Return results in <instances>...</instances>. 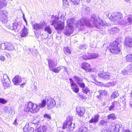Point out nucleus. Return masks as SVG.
<instances>
[{
  "mask_svg": "<svg viewBox=\"0 0 132 132\" xmlns=\"http://www.w3.org/2000/svg\"><path fill=\"white\" fill-rule=\"evenodd\" d=\"M92 23L96 27L98 28H100L99 27L101 26H108L110 25L109 23H106L105 21L102 20L99 16H96L95 15L92 16L90 18V22L86 19H81L79 21H77L75 24L76 27L80 26L82 27L84 25L90 26Z\"/></svg>",
  "mask_w": 132,
  "mask_h": 132,
  "instance_id": "obj_1",
  "label": "nucleus"
},
{
  "mask_svg": "<svg viewBox=\"0 0 132 132\" xmlns=\"http://www.w3.org/2000/svg\"><path fill=\"white\" fill-rule=\"evenodd\" d=\"M71 117L67 118V120L63 123L62 129H66L67 131H71L75 128L74 124L72 123Z\"/></svg>",
  "mask_w": 132,
  "mask_h": 132,
  "instance_id": "obj_2",
  "label": "nucleus"
},
{
  "mask_svg": "<svg viewBox=\"0 0 132 132\" xmlns=\"http://www.w3.org/2000/svg\"><path fill=\"white\" fill-rule=\"evenodd\" d=\"M118 44L117 39L108 47V49L114 54H118L120 52V47L118 46Z\"/></svg>",
  "mask_w": 132,
  "mask_h": 132,
  "instance_id": "obj_3",
  "label": "nucleus"
},
{
  "mask_svg": "<svg viewBox=\"0 0 132 132\" xmlns=\"http://www.w3.org/2000/svg\"><path fill=\"white\" fill-rule=\"evenodd\" d=\"M53 20L51 24L55 26L56 30H59L58 33L60 32L64 27V23L62 22L59 23H57L58 19L56 17H55V19Z\"/></svg>",
  "mask_w": 132,
  "mask_h": 132,
  "instance_id": "obj_4",
  "label": "nucleus"
},
{
  "mask_svg": "<svg viewBox=\"0 0 132 132\" xmlns=\"http://www.w3.org/2000/svg\"><path fill=\"white\" fill-rule=\"evenodd\" d=\"M123 18L122 14L120 13H112L109 17L110 19L114 22L119 21Z\"/></svg>",
  "mask_w": 132,
  "mask_h": 132,
  "instance_id": "obj_5",
  "label": "nucleus"
},
{
  "mask_svg": "<svg viewBox=\"0 0 132 132\" xmlns=\"http://www.w3.org/2000/svg\"><path fill=\"white\" fill-rule=\"evenodd\" d=\"M8 14V13L6 11H0V20L3 23H5L7 21Z\"/></svg>",
  "mask_w": 132,
  "mask_h": 132,
  "instance_id": "obj_6",
  "label": "nucleus"
},
{
  "mask_svg": "<svg viewBox=\"0 0 132 132\" xmlns=\"http://www.w3.org/2000/svg\"><path fill=\"white\" fill-rule=\"evenodd\" d=\"M69 80L71 89L75 92L77 93L79 91V88L78 85L74 82L73 80L71 78H70Z\"/></svg>",
  "mask_w": 132,
  "mask_h": 132,
  "instance_id": "obj_7",
  "label": "nucleus"
},
{
  "mask_svg": "<svg viewBox=\"0 0 132 132\" xmlns=\"http://www.w3.org/2000/svg\"><path fill=\"white\" fill-rule=\"evenodd\" d=\"M46 26V24L44 22L40 23L39 24L36 23L33 26L34 28L36 30H44V28Z\"/></svg>",
  "mask_w": 132,
  "mask_h": 132,
  "instance_id": "obj_8",
  "label": "nucleus"
},
{
  "mask_svg": "<svg viewBox=\"0 0 132 132\" xmlns=\"http://www.w3.org/2000/svg\"><path fill=\"white\" fill-rule=\"evenodd\" d=\"M46 100L47 101L46 104L47 106L53 107L55 106V101L53 98L50 97H47Z\"/></svg>",
  "mask_w": 132,
  "mask_h": 132,
  "instance_id": "obj_9",
  "label": "nucleus"
},
{
  "mask_svg": "<svg viewBox=\"0 0 132 132\" xmlns=\"http://www.w3.org/2000/svg\"><path fill=\"white\" fill-rule=\"evenodd\" d=\"M98 75L99 78L104 79L108 80L110 78V73L108 72H100Z\"/></svg>",
  "mask_w": 132,
  "mask_h": 132,
  "instance_id": "obj_10",
  "label": "nucleus"
},
{
  "mask_svg": "<svg viewBox=\"0 0 132 132\" xmlns=\"http://www.w3.org/2000/svg\"><path fill=\"white\" fill-rule=\"evenodd\" d=\"M81 67L86 72H91L92 71V70L90 68V64L86 63H82Z\"/></svg>",
  "mask_w": 132,
  "mask_h": 132,
  "instance_id": "obj_11",
  "label": "nucleus"
},
{
  "mask_svg": "<svg viewBox=\"0 0 132 132\" xmlns=\"http://www.w3.org/2000/svg\"><path fill=\"white\" fill-rule=\"evenodd\" d=\"M22 80L21 77L18 75L15 76L12 80V81L14 84L16 85H19V83L22 81Z\"/></svg>",
  "mask_w": 132,
  "mask_h": 132,
  "instance_id": "obj_12",
  "label": "nucleus"
},
{
  "mask_svg": "<svg viewBox=\"0 0 132 132\" xmlns=\"http://www.w3.org/2000/svg\"><path fill=\"white\" fill-rule=\"evenodd\" d=\"M79 87L82 88V90L83 93L87 94L89 90V89L86 87H85V85L83 81L78 84Z\"/></svg>",
  "mask_w": 132,
  "mask_h": 132,
  "instance_id": "obj_13",
  "label": "nucleus"
},
{
  "mask_svg": "<svg viewBox=\"0 0 132 132\" xmlns=\"http://www.w3.org/2000/svg\"><path fill=\"white\" fill-rule=\"evenodd\" d=\"M73 28L67 27H66L65 29H64L63 33L66 35L70 36L73 32Z\"/></svg>",
  "mask_w": 132,
  "mask_h": 132,
  "instance_id": "obj_14",
  "label": "nucleus"
},
{
  "mask_svg": "<svg viewBox=\"0 0 132 132\" xmlns=\"http://www.w3.org/2000/svg\"><path fill=\"white\" fill-rule=\"evenodd\" d=\"M75 19L73 18H70L67 19V27L73 28L74 24H75Z\"/></svg>",
  "mask_w": 132,
  "mask_h": 132,
  "instance_id": "obj_15",
  "label": "nucleus"
},
{
  "mask_svg": "<svg viewBox=\"0 0 132 132\" xmlns=\"http://www.w3.org/2000/svg\"><path fill=\"white\" fill-rule=\"evenodd\" d=\"M100 116L98 114H96L89 121L90 123H96L99 120Z\"/></svg>",
  "mask_w": 132,
  "mask_h": 132,
  "instance_id": "obj_16",
  "label": "nucleus"
},
{
  "mask_svg": "<svg viewBox=\"0 0 132 132\" xmlns=\"http://www.w3.org/2000/svg\"><path fill=\"white\" fill-rule=\"evenodd\" d=\"M126 46L132 47V38L129 37L126 38Z\"/></svg>",
  "mask_w": 132,
  "mask_h": 132,
  "instance_id": "obj_17",
  "label": "nucleus"
},
{
  "mask_svg": "<svg viewBox=\"0 0 132 132\" xmlns=\"http://www.w3.org/2000/svg\"><path fill=\"white\" fill-rule=\"evenodd\" d=\"M49 67L50 69L53 67H55L57 65V63H55L54 61L52 60H48Z\"/></svg>",
  "mask_w": 132,
  "mask_h": 132,
  "instance_id": "obj_18",
  "label": "nucleus"
},
{
  "mask_svg": "<svg viewBox=\"0 0 132 132\" xmlns=\"http://www.w3.org/2000/svg\"><path fill=\"white\" fill-rule=\"evenodd\" d=\"M76 110L79 116H82L85 111L84 108H76Z\"/></svg>",
  "mask_w": 132,
  "mask_h": 132,
  "instance_id": "obj_19",
  "label": "nucleus"
},
{
  "mask_svg": "<svg viewBox=\"0 0 132 132\" xmlns=\"http://www.w3.org/2000/svg\"><path fill=\"white\" fill-rule=\"evenodd\" d=\"M20 34L21 36L22 37H25L28 35L27 29L25 27H24V28L21 30L20 32Z\"/></svg>",
  "mask_w": 132,
  "mask_h": 132,
  "instance_id": "obj_20",
  "label": "nucleus"
},
{
  "mask_svg": "<svg viewBox=\"0 0 132 132\" xmlns=\"http://www.w3.org/2000/svg\"><path fill=\"white\" fill-rule=\"evenodd\" d=\"M100 95L97 96V97L98 99H100L101 96L105 95L107 94V91L104 90H100L98 91Z\"/></svg>",
  "mask_w": 132,
  "mask_h": 132,
  "instance_id": "obj_21",
  "label": "nucleus"
},
{
  "mask_svg": "<svg viewBox=\"0 0 132 132\" xmlns=\"http://www.w3.org/2000/svg\"><path fill=\"white\" fill-rule=\"evenodd\" d=\"M119 31V29L117 27H114L111 28L109 30L110 33L111 34L118 33Z\"/></svg>",
  "mask_w": 132,
  "mask_h": 132,
  "instance_id": "obj_22",
  "label": "nucleus"
},
{
  "mask_svg": "<svg viewBox=\"0 0 132 132\" xmlns=\"http://www.w3.org/2000/svg\"><path fill=\"white\" fill-rule=\"evenodd\" d=\"M6 47V50L8 51H11L14 49V47L11 43L7 42Z\"/></svg>",
  "mask_w": 132,
  "mask_h": 132,
  "instance_id": "obj_23",
  "label": "nucleus"
},
{
  "mask_svg": "<svg viewBox=\"0 0 132 132\" xmlns=\"http://www.w3.org/2000/svg\"><path fill=\"white\" fill-rule=\"evenodd\" d=\"M7 2L5 0L0 1V10L7 5Z\"/></svg>",
  "mask_w": 132,
  "mask_h": 132,
  "instance_id": "obj_24",
  "label": "nucleus"
},
{
  "mask_svg": "<svg viewBox=\"0 0 132 132\" xmlns=\"http://www.w3.org/2000/svg\"><path fill=\"white\" fill-rule=\"evenodd\" d=\"M55 67H53L50 69V70L55 73H58L61 70V66H59L56 68H55Z\"/></svg>",
  "mask_w": 132,
  "mask_h": 132,
  "instance_id": "obj_25",
  "label": "nucleus"
},
{
  "mask_svg": "<svg viewBox=\"0 0 132 132\" xmlns=\"http://www.w3.org/2000/svg\"><path fill=\"white\" fill-rule=\"evenodd\" d=\"M74 77L75 81H76L78 84L83 81V79L82 78L77 76H74Z\"/></svg>",
  "mask_w": 132,
  "mask_h": 132,
  "instance_id": "obj_26",
  "label": "nucleus"
},
{
  "mask_svg": "<svg viewBox=\"0 0 132 132\" xmlns=\"http://www.w3.org/2000/svg\"><path fill=\"white\" fill-rule=\"evenodd\" d=\"M46 103V100H43L42 101L41 103H39L38 105L36 104V107H38V106H39V107H44L45 106Z\"/></svg>",
  "mask_w": 132,
  "mask_h": 132,
  "instance_id": "obj_27",
  "label": "nucleus"
},
{
  "mask_svg": "<svg viewBox=\"0 0 132 132\" xmlns=\"http://www.w3.org/2000/svg\"><path fill=\"white\" fill-rule=\"evenodd\" d=\"M10 80L4 81L2 80V82L3 83V85L5 88H7L10 86Z\"/></svg>",
  "mask_w": 132,
  "mask_h": 132,
  "instance_id": "obj_28",
  "label": "nucleus"
},
{
  "mask_svg": "<svg viewBox=\"0 0 132 132\" xmlns=\"http://www.w3.org/2000/svg\"><path fill=\"white\" fill-rule=\"evenodd\" d=\"M37 108H29V112L32 113H37L39 110V108L37 109Z\"/></svg>",
  "mask_w": 132,
  "mask_h": 132,
  "instance_id": "obj_29",
  "label": "nucleus"
},
{
  "mask_svg": "<svg viewBox=\"0 0 132 132\" xmlns=\"http://www.w3.org/2000/svg\"><path fill=\"white\" fill-rule=\"evenodd\" d=\"M34 105V104L31 102H26L24 106V107H33Z\"/></svg>",
  "mask_w": 132,
  "mask_h": 132,
  "instance_id": "obj_30",
  "label": "nucleus"
},
{
  "mask_svg": "<svg viewBox=\"0 0 132 132\" xmlns=\"http://www.w3.org/2000/svg\"><path fill=\"white\" fill-rule=\"evenodd\" d=\"M122 127V125L121 124H116L114 128H113L114 129V131L116 132H119V130Z\"/></svg>",
  "mask_w": 132,
  "mask_h": 132,
  "instance_id": "obj_31",
  "label": "nucleus"
},
{
  "mask_svg": "<svg viewBox=\"0 0 132 132\" xmlns=\"http://www.w3.org/2000/svg\"><path fill=\"white\" fill-rule=\"evenodd\" d=\"M99 55L97 54L91 53L89 55V59L96 58Z\"/></svg>",
  "mask_w": 132,
  "mask_h": 132,
  "instance_id": "obj_32",
  "label": "nucleus"
},
{
  "mask_svg": "<svg viewBox=\"0 0 132 132\" xmlns=\"http://www.w3.org/2000/svg\"><path fill=\"white\" fill-rule=\"evenodd\" d=\"M126 59L127 62H132V54H128L126 56Z\"/></svg>",
  "mask_w": 132,
  "mask_h": 132,
  "instance_id": "obj_33",
  "label": "nucleus"
},
{
  "mask_svg": "<svg viewBox=\"0 0 132 132\" xmlns=\"http://www.w3.org/2000/svg\"><path fill=\"white\" fill-rule=\"evenodd\" d=\"M77 132H87V129L85 126H83L79 129V130Z\"/></svg>",
  "mask_w": 132,
  "mask_h": 132,
  "instance_id": "obj_34",
  "label": "nucleus"
},
{
  "mask_svg": "<svg viewBox=\"0 0 132 132\" xmlns=\"http://www.w3.org/2000/svg\"><path fill=\"white\" fill-rule=\"evenodd\" d=\"M18 24L17 23H13L12 27H11L10 28L12 30H16Z\"/></svg>",
  "mask_w": 132,
  "mask_h": 132,
  "instance_id": "obj_35",
  "label": "nucleus"
},
{
  "mask_svg": "<svg viewBox=\"0 0 132 132\" xmlns=\"http://www.w3.org/2000/svg\"><path fill=\"white\" fill-rule=\"evenodd\" d=\"M128 22L127 21V19L126 20H123L121 21V24L122 26H127L129 25Z\"/></svg>",
  "mask_w": 132,
  "mask_h": 132,
  "instance_id": "obj_36",
  "label": "nucleus"
},
{
  "mask_svg": "<svg viewBox=\"0 0 132 132\" xmlns=\"http://www.w3.org/2000/svg\"><path fill=\"white\" fill-rule=\"evenodd\" d=\"M119 105L120 104L118 102L114 101L112 103L110 107H119Z\"/></svg>",
  "mask_w": 132,
  "mask_h": 132,
  "instance_id": "obj_37",
  "label": "nucleus"
},
{
  "mask_svg": "<svg viewBox=\"0 0 132 132\" xmlns=\"http://www.w3.org/2000/svg\"><path fill=\"white\" fill-rule=\"evenodd\" d=\"M107 117L108 119H111V120H114L116 118V117L114 114H112L108 115Z\"/></svg>",
  "mask_w": 132,
  "mask_h": 132,
  "instance_id": "obj_38",
  "label": "nucleus"
},
{
  "mask_svg": "<svg viewBox=\"0 0 132 132\" xmlns=\"http://www.w3.org/2000/svg\"><path fill=\"white\" fill-rule=\"evenodd\" d=\"M119 96V94L117 92H113L111 94V97L112 99L117 98Z\"/></svg>",
  "mask_w": 132,
  "mask_h": 132,
  "instance_id": "obj_39",
  "label": "nucleus"
},
{
  "mask_svg": "<svg viewBox=\"0 0 132 132\" xmlns=\"http://www.w3.org/2000/svg\"><path fill=\"white\" fill-rule=\"evenodd\" d=\"M44 30L46 31L48 33L51 34L52 32V30L50 28V26H48L47 27H45L44 28Z\"/></svg>",
  "mask_w": 132,
  "mask_h": 132,
  "instance_id": "obj_40",
  "label": "nucleus"
},
{
  "mask_svg": "<svg viewBox=\"0 0 132 132\" xmlns=\"http://www.w3.org/2000/svg\"><path fill=\"white\" fill-rule=\"evenodd\" d=\"M64 53L66 54L67 55L68 54V55L71 53V52L70 50L68 47L64 48Z\"/></svg>",
  "mask_w": 132,
  "mask_h": 132,
  "instance_id": "obj_41",
  "label": "nucleus"
},
{
  "mask_svg": "<svg viewBox=\"0 0 132 132\" xmlns=\"http://www.w3.org/2000/svg\"><path fill=\"white\" fill-rule=\"evenodd\" d=\"M127 21L129 24H132V15H129L127 18Z\"/></svg>",
  "mask_w": 132,
  "mask_h": 132,
  "instance_id": "obj_42",
  "label": "nucleus"
},
{
  "mask_svg": "<svg viewBox=\"0 0 132 132\" xmlns=\"http://www.w3.org/2000/svg\"><path fill=\"white\" fill-rule=\"evenodd\" d=\"M127 70L129 72H132V64L128 65L127 67Z\"/></svg>",
  "mask_w": 132,
  "mask_h": 132,
  "instance_id": "obj_43",
  "label": "nucleus"
},
{
  "mask_svg": "<svg viewBox=\"0 0 132 132\" xmlns=\"http://www.w3.org/2000/svg\"><path fill=\"white\" fill-rule=\"evenodd\" d=\"M7 42L2 44L1 45V48L2 49L6 50Z\"/></svg>",
  "mask_w": 132,
  "mask_h": 132,
  "instance_id": "obj_44",
  "label": "nucleus"
},
{
  "mask_svg": "<svg viewBox=\"0 0 132 132\" xmlns=\"http://www.w3.org/2000/svg\"><path fill=\"white\" fill-rule=\"evenodd\" d=\"M43 117L47 119L48 120H51V116L50 114H44Z\"/></svg>",
  "mask_w": 132,
  "mask_h": 132,
  "instance_id": "obj_45",
  "label": "nucleus"
},
{
  "mask_svg": "<svg viewBox=\"0 0 132 132\" xmlns=\"http://www.w3.org/2000/svg\"><path fill=\"white\" fill-rule=\"evenodd\" d=\"M3 80L4 81L10 80V79L7 75L6 74H4L3 75Z\"/></svg>",
  "mask_w": 132,
  "mask_h": 132,
  "instance_id": "obj_46",
  "label": "nucleus"
},
{
  "mask_svg": "<svg viewBox=\"0 0 132 132\" xmlns=\"http://www.w3.org/2000/svg\"><path fill=\"white\" fill-rule=\"evenodd\" d=\"M129 72H128L127 70V68H126V69H125L122 71L121 73L123 75H128Z\"/></svg>",
  "mask_w": 132,
  "mask_h": 132,
  "instance_id": "obj_47",
  "label": "nucleus"
},
{
  "mask_svg": "<svg viewBox=\"0 0 132 132\" xmlns=\"http://www.w3.org/2000/svg\"><path fill=\"white\" fill-rule=\"evenodd\" d=\"M75 5H78L80 3V0H70Z\"/></svg>",
  "mask_w": 132,
  "mask_h": 132,
  "instance_id": "obj_48",
  "label": "nucleus"
},
{
  "mask_svg": "<svg viewBox=\"0 0 132 132\" xmlns=\"http://www.w3.org/2000/svg\"><path fill=\"white\" fill-rule=\"evenodd\" d=\"M7 102V101L3 98H0V103L2 104H5Z\"/></svg>",
  "mask_w": 132,
  "mask_h": 132,
  "instance_id": "obj_49",
  "label": "nucleus"
},
{
  "mask_svg": "<svg viewBox=\"0 0 132 132\" xmlns=\"http://www.w3.org/2000/svg\"><path fill=\"white\" fill-rule=\"evenodd\" d=\"M99 125L102 126H105L106 125V122L104 120H101L100 122Z\"/></svg>",
  "mask_w": 132,
  "mask_h": 132,
  "instance_id": "obj_50",
  "label": "nucleus"
},
{
  "mask_svg": "<svg viewBox=\"0 0 132 132\" xmlns=\"http://www.w3.org/2000/svg\"><path fill=\"white\" fill-rule=\"evenodd\" d=\"M86 47L87 46L86 45L83 44L80 45L79 46V48L80 49L85 50L86 49Z\"/></svg>",
  "mask_w": 132,
  "mask_h": 132,
  "instance_id": "obj_51",
  "label": "nucleus"
},
{
  "mask_svg": "<svg viewBox=\"0 0 132 132\" xmlns=\"http://www.w3.org/2000/svg\"><path fill=\"white\" fill-rule=\"evenodd\" d=\"M81 57L84 60H87L89 59V55L88 56L86 55H84L83 56H81Z\"/></svg>",
  "mask_w": 132,
  "mask_h": 132,
  "instance_id": "obj_52",
  "label": "nucleus"
},
{
  "mask_svg": "<svg viewBox=\"0 0 132 132\" xmlns=\"http://www.w3.org/2000/svg\"><path fill=\"white\" fill-rule=\"evenodd\" d=\"M62 1L63 5H68L69 3L67 0H62Z\"/></svg>",
  "mask_w": 132,
  "mask_h": 132,
  "instance_id": "obj_53",
  "label": "nucleus"
},
{
  "mask_svg": "<svg viewBox=\"0 0 132 132\" xmlns=\"http://www.w3.org/2000/svg\"><path fill=\"white\" fill-rule=\"evenodd\" d=\"M83 7L87 11H89L90 10V8L89 7L86 6L85 5H84Z\"/></svg>",
  "mask_w": 132,
  "mask_h": 132,
  "instance_id": "obj_54",
  "label": "nucleus"
},
{
  "mask_svg": "<svg viewBox=\"0 0 132 132\" xmlns=\"http://www.w3.org/2000/svg\"><path fill=\"white\" fill-rule=\"evenodd\" d=\"M63 69V71L64 72H66L67 71V68L63 66H61V69Z\"/></svg>",
  "mask_w": 132,
  "mask_h": 132,
  "instance_id": "obj_55",
  "label": "nucleus"
},
{
  "mask_svg": "<svg viewBox=\"0 0 132 132\" xmlns=\"http://www.w3.org/2000/svg\"><path fill=\"white\" fill-rule=\"evenodd\" d=\"M0 59L2 61H4L5 60V58L3 56L1 55L0 56Z\"/></svg>",
  "mask_w": 132,
  "mask_h": 132,
  "instance_id": "obj_56",
  "label": "nucleus"
},
{
  "mask_svg": "<svg viewBox=\"0 0 132 132\" xmlns=\"http://www.w3.org/2000/svg\"><path fill=\"white\" fill-rule=\"evenodd\" d=\"M30 108H25L24 109V111L27 112H29V109Z\"/></svg>",
  "mask_w": 132,
  "mask_h": 132,
  "instance_id": "obj_57",
  "label": "nucleus"
},
{
  "mask_svg": "<svg viewBox=\"0 0 132 132\" xmlns=\"http://www.w3.org/2000/svg\"><path fill=\"white\" fill-rule=\"evenodd\" d=\"M122 131L123 132H132V131H130L128 129L126 130H125L124 129L122 130Z\"/></svg>",
  "mask_w": 132,
  "mask_h": 132,
  "instance_id": "obj_58",
  "label": "nucleus"
},
{
  "mask_svg": "<svg viewBox=\"0 0 132 132\" xmlns=\"http://www.w3.org/2000/svg\"><path fill=\"white\" fill-rule=\"evenodd\" d=\"M27 51L28 52V53L29 54L30 53L32 52L33 50L29 48L28 50Z\"/></svg>",
  "mask_w": 132,
  "mask_h": 132,
  "instance_id": "obj_59",
  "label": "nucleus"
},
{
  "mask_svg": "<svg viewBox=\"0 0 132 132\" xmlns=\"http://www.w3.org/2000/svg\"><path fill=\"white\" fill-rule=\"evenodd\" d=\"M17 121V119H15V120H14V122L13 123V124L15 125H16L17 124V123L16 122Z\"/></svg>",
  "mask_w": 132,
  "mask_h": 132,
  "instance_id": "obj_60",
  "label": "nucleus"
},
{
  "mask_svg": "<svg viewBox=\"0 0 132 132\" xmlns=\"http://www.w3.org/2000/svg\"><path fill=\"white\" fill-rule=\"evenodd\" d=\"M28 131V129L25 126L23 128V131Z\"/></svg>",
  "mask_w": 132,
  "mask_h": 132,
  "instance_id": "obj_61",
  "label": "nucleus"
},
{
  "mask_svg": "<svg viewBox=\"0 0 132 132\" xmlns=\"http://www.w3.org/2000/svg\"><path fill=\"white\" fill-rule=\"evenodd\" d=\"M111 129L109 128V129L105 130V131L106 132H111Z\"/></svg>",
  "mask_w": 132,
  "mask_h": 132,
  "instance_id": "obj_62",
  "label": "nucleus"
},
{
  "mask_svg": "<svg viewBox=\"0 0 132 132\" xmlns=\"http://www.w3.org/2000/svg\"><path fill=\"white\" fill-rule=\"evenodd\" d=\"M23 20H24L26 22H27V21H26V19L25 18V16H24V14H23Z\"/></svg>",
  "mask_w": 132,
  "mask_h": 132,
  "instance_id": "obj_63",
  "label": "nucleus"
},
{
  "mask_svg": "<svg viewBox=\"0 0 132 132\" xmlns=\"http://www.w3.org/2000/svg\"><path fill=\"white\" fill-rule=\"evenodd\" d=\"M30 130H32V131H34V128L33 127H31L30 128Z\"/></svg>",
  "mask_w": 132,
  "mask_h": 132,
  "instance_id": "obj_64",
  "label": "nucleus"
}]
</instances>
